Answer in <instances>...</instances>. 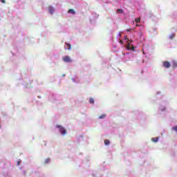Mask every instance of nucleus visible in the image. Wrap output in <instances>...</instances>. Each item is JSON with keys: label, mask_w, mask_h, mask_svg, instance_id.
Listing matches in <instances>:
<instances>
[{"label": "nucleus", "mask_w": 177, "mask_h": 177, "mask_svg": "<svg viewBox=\"0 0 177 177\" xmlns=\"http://www.w3.org/2000/svg\"><path fill=\"white\" fill-rule=\"evenodd\" d=\"M120 44H122V40H120Z\"/></svg>", "instance_id": "obj_23"}, {"label": "nucleus", "mask_w": 177, "mask_h": 177, "mask_svg": "<svg viewBox=\"0 0 177 177\" xmlns=\"http://www.w3.org/2000/svg\"><path fill=\"white\" fill-rule=\"evenodd\" d=\"M136 23H140V18L136 19Z\"/></svg>", "instance_id": "obj_15"}, {"label": "nucleus", "mask_w": 177, "mask_h": 177, "mask_svg": "<svg viewBox=\"0 0 177 177\" xmlns=\"http://www.w3.org/2000/svg\"><path fill=\"white\" fill-rule=\"evenodd\" d=\"M103 118H106V114H102L100 116H99L100 120H103Z\"/></svg>", "instance_id": "obj_8"}, {"label": "nucleus", "mask_w": 177, "mask_h": 177, "mask_svg": "<svg viewBox=\"0 0 177 177\" xmlns=\"http://www.w3.org/2000/svg\"><path fill=\"white\" fill-rule=\"evenodd\" d=\"M89 103H91V104H93V103H95V100H93V98H90Z\"/></svg>", "instance_id": "obj_10"}, {"label": "nucleus", "mask_w": 177, "mask_h": 177, "mask_svg": "<svg viewBox=\"0 0 177 177\" xmlns=\"http://www.w3.org/2000/svg\"><path fill=\"white\" fill-rule=\"evenodd\" d=\"M131 50H135V46H133L131 47Z\"/></svg>", "instance_id": "obj_20"}, {"label": "nucleus", "mask_w": 177, "mask_h": 177, "mask_svg": "<svg viewBox=\"0 0 177 177\" xmlns=\"http://www.w3.org/2000/svg\"><path fill=\"white\" fill-rule=\"evenodd\" d=\"M127 50H131V44L127 43Z\"/></svg>", "instance_id": "obj_9"}, {"label": "nucleus", "mask_w": 177, "mask_h": 177, "mask_svg": "<svg viewBox=\"0 0 177 177\" xmlns=\"http://www.w3.org/2000/svg\"><path fill=\"white\" fill-rule=\"evenodd\" d=\"M68 12L71 13L72 15H75V11H74V10H73V9H69Z\"/></svg>", "instance_id": "obj_6"}, {"label": "nucleus", "mask_w": 177, "mask_h": 177, "mask_svg": "<svg viewBox=\"0 0 177 177\" xmlns=\"http://www.w3.org/2000/svg\"><path fill=\"white\" fill-rule=\"evenodd\" d=\"M117 12H119V13H120V15H122V13H124V11L122 9H118Z\"/></svg>", "instance_id": "obj_12"}, {"label": "nucleus", "mask_w": 177, "mask_h": 177, "mask_svg": "<svg viewBox=\"0 0 177 177\" xmlns=\"http://www.w3.org/2000/svg\"><path fill=\"white\" fill-rule=\"evenodd\" d=\"M1 2H2V3H6V0H0Z\"/></svg>", "instance_id": "obj_19"}, {"label": "nucleus", "mask_w": 177, "mask_h": 177, "mask_svg": "<svg viewBox=\"0 0 177 177\" xmlns=\"http://www.w3.org/2000/svg\"><path fill=\"white\" fill-rule=\"evenodd\" d=\"M65 49H68V50H70L71 49V44H68V43H65Z\"/></svg>", "instance_id": "obj_4"}, {"label": "nucleus", "mask_w": 177, "mask_h": 177, "mask_svg": "<svg viewBox=\"0 0 177 177\" xmlns=\"http://www.w3.org/2000/svg\"><path fill=\"white\" fill-rule=\"evenodd\" d=\"M174 37H175V35L171 34V35L169 36V38H170V39H174Z\"/></svg>", "instance_id": "obj_14"}, {"label": "nucleus", "mask_w": 177, "mask_h": 177, "mask_svg": "<svg viewBox=\"0 0 177 177\" xmlns=\"http://www.w3.org/2000/svg\"><path fill=\"white\" fill-rule=\"evenodd\" d=\"M152 142H158V138H152Z\"/></svg>", "instance_id": "obj_11"}, {"label": "nucleus", "mask_w": 177, "mask_h": 177, "mask_svg": "<svg viewBox=\"0 0 177 177\" xmlns=\"http://www.w3.org/2000/svg\"><path fill=\"white\" fill-rule=\"evenodd\" d=\"M62 60L65 63H71V62H72L71 58L69 56H67V55L65 56V57H63Z\"/></svg>", "instance_id": "obj_2"}, {"label": "nucleus", "mask_w": 177, "mask_h": 177, "mask_svg": "<svg viewBox=\"0 0 177 177\" xmlns=\"http://www.w3.org/2000/svg\"><path fill=\"white\" fill-rule=\"evenodd\" d=\"M132 28H129V29L127 30V31H131Z\"/></svg>", "instance_id": "obj_21"}, {"label": "nucleus", "mask_w": 177, "mask_h": 177, "mask_svg": "<svg viewBox=\"0 0 177 177\" xmlns=\"http://www.w3.org/2000/svg\"><path fill=\"white\" fill-rule=\"evenodd\" d=\"M173 66H174V67H177V63H176V62H174Z\"/></svg>", "instance_id": "obj_17"}, {"label": "nucleus", "mask_w": 177, "mask_h": 177, "mask_svg": "<svg viewBox=\"0 0 177 177\" xmlns=\"http://www.w3.org/2000/svg\"><path fill=\"white\" fill-rule=\"evenodd\" d=\"M48 12L52 14L55 12V9L53 7H48Z\"/></svg>", "instance_id": "obj_5"}, {"label": "nucleus", "mask_w": 177, "mask_h": 177, "mask_svg": "<svg viewBox=\"0 0 177 177\" xmlns=\"http://www.w3.org/2000/svg\"><path fill=\"white\" fill-rule=\"evenodd\" d=\"M48 162H50V159H49V158L46 159L44 163L48 164Z\"/></svg>", "instance_id": "obj_13"}, {"label": "nucleus", "mask_w": 177, "mask_h": 177, "mask_svg": "<svg viewBox=\"0 0 177 177\" xmlns=\"http://www.w3.org/2000/svg\"><path fill=\"white\" fill-rule=\"evenodd\" d=\"M57 128H59L60 133H62V135H66V133H67V131H66V129H64V127L57 124L56 126Z\"/></svg>", "instance_id": "obj_1"}, {"label": "nucleus", "mask_w": 177, "mask_h": 177, "mask_svg": "<svg viewBox=\"0 0 177 177\" xmlns=\"http://www.w3.org/2000/svg\"><path fill=\"white\" fill-rule=\"evenodd\" d=\"M163 66L165 68H169V67H171V63L168 61H165L163 62Z\"/></svg>", "instance_id": "obj_3"}, {"label": "nucleus", "mask_w": 177, "mask_h": 177, "mask_svg": "<svg viewBox=\"0 0 177 177\" xmlns=\"http://www.w3.org/2000/svg\"><path fill=\"white\" fill-rule=\"evenodd\" d=\"M124 39H126V41H129V39L128 38V36H125Z\"/></svg>", "instance_id": "obj_18"}, {"label": "nucleus", "mask_w": 177, "mask_h": 177, "mask_svg": "<svg viewBox=\"0 0 177 177\" xmlns=\"http://www.w3.org/2000/svg\"><path fill=\"white\" fill-rule=\"evenodd\" d=\"M172 129L173 131H175L176 132H177V126L172 127Z\"/></svg>", "instance_id": "obj_16"}, {"label": "nucleus", "mask_w": 177, "mask_h": 177, "mask_svg": "<svg viewBox=\"0 0 177 177\" xmlns=\"http://www.w3.org/2000/svg\"><path fill=\"white\" fill-rule=\"evenodd\" d=\"M17 165H20V161H18V162H17Z\"/></svg>", "instance_id": "obj_22"}, {"label": "nucleus", "mask_w": 177, "mask_h": 177, "mask_svg": "<svg viewBox=\"0 0 177 177\" xmlns=\"http://www.w3.org/2000/svg\"><path fill=\"white\" fill-rule=\"evenodd\" d=\"M104 145L106 146L110 145V140H104Z\"/></svg>", "instance_id": "obj_7"}]
</instances>
